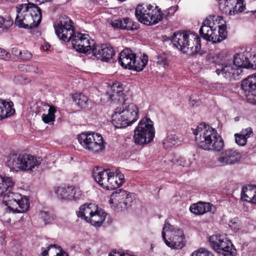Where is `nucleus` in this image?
I'll use <instances>...</instances> for the list:
<instances>
[{
  "instance_id": "nucleus-3",
  "label": "nucleus",
  "mask_w": 256,
  "mask_h": 256,
  "mask_svg": "<svg viewBox=\"0 0 256 256\" xmlns=\"http://www.w3.org/2000/svg\"><path fill=\"white\" fill-rule=\"evenodd\" d=\"M198 147L208 152H220L224 148V141L217 130L204 123L192 130Z\"/></svg>"
},
{
  "instance_id": "nucleus-2",
  "label": "nucleus",
  "mask_w": 256,
  "mask_h": 256,
  "mask_svg": "<svg viewBox=\"0 0 256 256\" xmlns=\"http://www.w3.org/2000/svg\"><path fill=\"white\" fill-rule=\"evenodd\" d=\"M14 184L11 177L0 174V197L3 196L2 203L9 212H25L28 210L30 202L26 196L10 192Z\"/></svg>"
},
{
  "instance_id": "nucleus-33",
  "label": "nucleus",
  "mask_w": 256,
  "mask_h": 256,
  "mask_svg": "<svg viewBox=\"0 0 256 256\" xmlns=\"http://www.w3.org/2000/svg\"><path fill=\"white\" fill-rule=\"evenodd\" d=\"M140 22L146 25L152 26L162 20L163 17H136Z\"/></svg>"
},
{
  "instance_id": "nucleus-25",
  "label": "nucleus",
  "mask_w": 256,
  "mask_h": 256,
  "mask_svg": "<svg viewBox=\"0 0 256 256\" xmlns=\"http://www.w3.org/2000/svg\"><path fill=\"white\" fill-rule=\"evenodd\" d=\"M107 214L102 210L98 208V212L92 214L90 217H87L86 222L90 223L96 227H100L105 220Z\"/></svg>"
},
{
  "instance_id": "nucleus-8",
  "label": "nucleus",
  "mask_w": 256,
  "mask_h": 256,
  "mask_svg": "<svg viewBox=\"0 0 256 256\" xmlns=\"http://www.w3.org/2000/svg\"><path fill=\"white\" fill-rule=\"evenodd\" d=\"M78 140L82 147L90 152L98 153L105 148L102 135L94 132H82L78 136Z\"/></svg>"
},
{
  "instance_id": "nucleus-14",
  "label": "nucleus",
  "mask_w": 256,
  "mask_h": 256,
  "mask_svg": "<svg viewBox=\"0 0 256 256\" xmlns=\"http://www.w3.org/2000/svg\"><path fill=\"white\" fill-rule=\"evenodd\" d=\"M218 28V31L212 28L204 31V32H200V34L204 39L212 43L220 42L226 38V26L225 24H221Z\"/></svg>"
},
{
  "instance_id": "nucleus-10",
  "label": "nucleus",
  "mask_w": 256,
  "mask_h": 256,
  "mask_svg": "<svg viewBox=\"0 0 256 256\" xmlns=\"http://www.w3.org/2000/svg\"><path fill=\"white\" fill-rule=\"evenodd\" d=\"M132 194L126 190H120L111 194L109 202L113 204L114 206L116 207L118 210H122L131 206L132 202Z\"/></svg>"
},
{
  "instance_id": "nucleus-51",
  "label": "nucleus",
  "mask_w": 256,
  "mask_h": 256,
  "mask_svg": "<svg viewBox=\"0 0 256 256\" xmlns=\"http://www.w3.org/2000/svg\"><path fill=\"white\" fill-rule=\"evenodd\" d=\"M40 218L44 221V224L48 223L51 220L50 214L46 211H42L40 214Z\"/></svg>"
},
{
  "instance_id": "nucleus-29",
  "label": "nucleus",
  "mask_w": 256,
  "mask_h": 256,
  "mask_svg": "<svg viewBox=\"0 0 256 256\" xmlns=\"http://www.w3.org/2000/svg\"><path fill=\"white\" fill-rule=\"evenodd\" d=\"M256 186L248 185L244 186L241 193V198L243 200L253 202Z\"/></svg>"
},
{
  "instance_id": "nucleus-13",
  "label": "nucleus",
  "mask_w": 256,
  "mask_h": 256,
  "mask_svg": "<svg viewBox=\"0 0 256 256\" xmlns=\"http://www.w3.org/2000/svg\"><path fill=\"white\" fill-rule=\"evenodd\" d=\"M241 86L245 92L247 101L256 104V74L249 76L244 80Z\"/></svg>"
},
{
  "instance_id": "nucleus-34",
  "label": "nucleus",
  "mask_w": 256,
  "mask_h": 256,
  "mask_svg": "<svg viewBox=\"0 0 256 256\" xmlns=\"http://www.w3.org/2000/svg\"><path fill=\"white\" fill-rule=\"evenodd\" d=\"M74 100L76 105L82 108L87 106L88 103V98L82 94H76L74 96Z\"/></svg>"
},
{
  "instance_id": "nucleus-5",
  "label": "nucleus",
  "mask_w": 256,
  "mask_h": 256,
  "mask_svg": "<svg viewBox=\"0 0 256 256\" xmlns=\"http://www.w3.org/2000/svg\"><path fill=\"white\" fill-rule=\"evenodd\" d=\"M138 118V109L134 103L124 102L122 107H117L112 116V122L116 128L131 125Z\"/></svg>"
},
{
  "instance_id": "nucleus-16",
  "label": "nucleus",
  "mask_w": 256,
  "mask_h": 256,
  "mask_svg": "<svg viewBox=\"0 0 256 256\" xmlns=\"http://www.w3.org/2000/svg\"><path fill=\"white\" fill-rule=\"evenodd\" d=\"M242 72V69L238 68L232 62L222 64L220 68H217L216 70V72L218 76L222 75L224 78L229 80L236 79Z\"/></svg>"
},
{
  "instance_id": "nucleus-37",
  "label": "nucleus",
  "mask_w": 256,
  "mask_h": 256,
  "mask_svg": "<svg viewBox=\"0 0 256 256\" xmlns=\"http://www.w3.org/2000/svg\"><path fill=\"white\" fill-rule=\"evenodd\" d=\"M28 16H42L41 9L38 6V4H34L28 2Z\"/></svg>"
},
{
  "instance_id": "nucleus-26",
  "label": "nucleus",
  "mask_w": 256,
  "mask_h": 256,
  "mask_svg": "<svg viewBox=\"0 0 256 256\" xmlns=\"http://www.w3.org/2000/svg\"><path fill=\"white\" fill-rule=\"evenodd\" d=\"M212 205L208 202H199L190 207V210L196 215H202L212 210Z\"/></svg>"
},
{
  "instance_id": "nucleus-30",
  "label": "nucleus",
  "mask_w": 256,
  "mask_h": 256,
  "mask_svg": "<svg viewBox=\"0 0 256 256\" xmlns=\"http://www.w3.org/2000/svg\"><path fill=\"white\" fill-rule=\"evenodd\" d=\"M234 4H236V0H220L219 8L223 14L232 15V8Z\"/></svg>"
},
{
  "instance_id": "nucleus-56",
  "label": "nucleus",
  "mask_w": 256,
  "mask_h": 256,
  "mask_svg": "<svg viewBox=\"0 0 256 256\" xmlns=\"http://www.w3.org/2000/svg\"><path fill=\"white\" fill-rule=\"evenodd\" d=\"M206 249L200 248L198 251H195L192 253L191 256H206Z\"/></svg>"
},
{
  "instance_id": "nucleus-43",
  "label": "nucleus",
  "mask_w": 256,
  "mask_h": 256,
  "mask_svg": "<svg viewBox=\"0 0 256 256\" xmlns=\"http://www.w3.org/2000/svg\"><path fill=\"white\" fill-rule=\"evenodd\" d=\"M13 24L11 17H0V28L7 29Z\"/></svg>"
},
{
  "instance_id": "nucleus-28",
  "label": "nucleus",
  "mask_w": 256,
  "mask_h": 256,
  "mask_svg": "<svg viewBox=\"0 0 256 256\" xmlns=\"http://www.w3.org/2000/svg\"><path fill=\"white\" fill-rule=\"evenodd\" d=\"M12 105V102L0 99V120L8 117L14 112Z\"/></svg>"
},
{
  "instance_id": "nucleus-15",
  "label": "nucleus",
  "mask_w": 256,
  "mask_h": 256,
  "mask_svg": "<svg viewBox=\"0 0 256 256\" xmlns=\"http://www.w3.org/2000/svg\"><path fill=\"white\" fill-rule=\"evenodd\" d=\"M91 54L98 60L108 62L115 54L114 48L110 45H94L91 48Z\"/></svg>"
},
{
  "instance_id": "nucleus-23",
  "label": "nucleus",
  "mask_w": 256,
  "mask_h": 256,
  "mask_svg": "<svg viewBox=\"0 0 256 256\" xmlns=\"http://www.w3.org/2000/svg\"><path fill=\"white\" fill-rule=\"evenodd\" d=\"M124 182V177L122 174L116 171V174L114 172L110 173L108 184L106 185V190L116 189Z\"/></svg>"
},
{
  "instance_id": "nucleus-24",
  "label": "nucleus",
  "mask_w": 256,
  "mask_h": 256,
  "mask_svg": "<svg viewBox=\"0 0 256 256\" xmlns=\"http://www.w3.org/2000/svg\"><path fill=\"white\" fill-rule=\"evenodd\" d=\"M108 22L114 28L122 30H132L135 28L134 24L130 22L128 18H126L122 20L118 18L114 20H108Z\"/></svg>"
},
{
  "instance_id": "nucleus-12",
  "label": "nucleus",
  "mask_w": 256,
  "mask_h": 256,
  "mask_svg": "<svg viewBox=\"0 0 256 256\" xmlns=\"http://www.w3.org/2000/svg\"><path fill=\"white\" fill-rule=\"evenodd\" d=\"M240 159V153L232 149L222 152L216 158V164L218 166H232L238 163Z\"/></svg>"
},
{
  "instance_id": "nucleus-20",
  "label": "nucleus",
  "mask_w": 256,
  "mask_h": 256,
  "mask_svg": "<svg viewBox=\"0 0 256 256\" xmlns=\"http://www.w3.org/2000/svg\"><path fill=\"white\" fill-rule=\"evenodd\" d=\"M136 56L130 49L125 48L120 54L118 63L124 68L132 70Z\"/></svg>"
},
{
  "instance_id": "nucleus-32",
  "label": "nucleus",
  "mask_w": 256,
  "mask_h": 256,
  "mask_svg": "<svg viewBox=\"0 0 256 256\" xmlns=\"http://www.w3.org/2000/svg\"><path fill=\"white\" fill-rule=\"evenodd\" d=\"M56 111V108L54 106H51L48 112L42 113V118L44 122L50 124H53L55 120V113Z\"/></svg>"
},
{
  "instance_id": "nucleus-63",
  "label": "nucleus",
  "mask_w": 256,
  "mask_h": 256,
  "mask_svg": "<svg viewBox=\"0 0 256 256\" xmlns=\"http://www.w3.org/2000/svg\"><path fill=\"white\" fill-rule=\"evenodd\" d=\"M197 103H198V102L196 101V100H192L190 102V104H191L192 106H194L195 105L196 106H197L198 105V104H197Z\"/></svg>"
},
{
  "instance_id": "nucleus-9",
  "label": "nucleus",
  "mask_w": 256,
  "mask_h": 256,
  "mask_svg": "<svg viewBox=\"0 0 256 256\" xmlns=\"http://www.w3.org/2000/svg\"><path fill=\"white\" fill-rule=\"evenodd\" d=\"M154 136L153 122L150 118L141 120L136 128L133 136L134 142L142 144L151 142Z\"/></svg>"
},
{
  "instance_id": "nucleus-18",
  "label": "nucleus",
  "mask_w": 256,
  "mask_h": 256,
  "mask_svg": "<svg viewBox=\"0 0 256 256\" xmlns=\"http://www.w3.org/2000/svg\"><path fill=\"white\" fill-rule=\"evenodd\" d=\"M164 16V14L158 6H154L149 4L144 6L143 4H138L135 10V16Z\"/></svg>"
},
{
  "instance_id": "nucleus-61",
  "label": "nucleus",
  "mask_w": 256,
  "mask_h": 256,
  "mask_svg": "<svg viewBox=\"0 0 256 256\" xmlns=\"http://www.w3.org/2000/svg\"><path fill=\"white\" fill-rule=\"evenodd\" d=\"M54 248L56 250V245H50L48 248V250H46L48 252V251H50V252H52V251H50L51 249Z\"/></svg>"
},
{
  "instance_id": "nucleus-11",
  "label": "nucleus",
  "mask_w": 256,
  "mask_h": 256,
  "mask_svg": "<svg viewBox=\"0 0 256 256\" xmlns=\"http://www.w3.org/2000/svg\"><path fill=\"white\" fill-rule=\"evenodd\" d=\"M58 198L61 200H72L80 199L82 196V190L72 186H60L55 189Z\"/></svg>"
},
{
  "instance_id": "nucleus-48",
  "label": "nucleus",
  "mask_w": 256,
  "mask_h": 256,
  "mask_svg": "<svg viewBox=\"0 0 256 256\" xmlns=\"http://www.w3.org/2000/svg\"><path fill=\"white\" fill-rule=\"evenodd\" d=\"M248 62L250 63L248 66V68H250L252 69L256 68V54L250 53V56L249 57Z\"/></svg>"
},
{
  "instance_id": "nucleus-58",
  "label": "nucleus",
  "mask_w": 256,
  "mask_h": 256,
  "mask_svg": "<svg viewBox=\"0 0 256 256\" xmlns=\"http://www.w3.org/2000/svg\"><path fill=\"white\" fill-rule=\"evenodd\" d=\"M112 254H110L109 256H136L134 255L131 256L126 253H120V252H113Z\"/></svg>"
},
{
  "instance_id": "nucleus-54",
  "label": "nucleus",
  "mask_w": 256,
  "mask_h": 256,
  "mask_svg": "<svg viewBox=\"0 0 256 256\" xmlns=\"http://www.w3.org/2000/svg\"><path fill=\"white\" fill-rule=\"evenodd\" d=\"M10 54L5 50L0 48V58L8 60L10 58Z\"/></svg>"
},
{
  "instance_id": "nucleus-38",
  "label": "nucleus",
  "mask_w": 256,
  "mask_h": 256,
  "mask_svg": "<svg viewBox=\"0 0 256 256\" xmlns=\"http://www.w3.org/2000/svg\"><path fill=\"white\" fill-rule=\"evenodd\" d=\"M19 68L22 71H25L28 72H33L41 74L43 73L42 70H40L38 67L31 65L22 64L19 66Z\"/></svg>"
},
{
  "instance_id": "nucleus-62",
  "label": "nucleus",
  "mask_w": 256,
  "mask_h": 256,
  "mask_svg": "<svg viewBox=\"0 0 256 256\" xmlns=\"http://www.w3.org/2000/svg\"><path fill=\"white\" fill-rule=\"evenodd\" d=\"M50 48V45L48 44H46L43 46V50H48Z\"/></svg>"
},
{
  "instance_id": "nucleus-57",
  "label": "nucleus",
  "mask_w": 256,
  "mask_h": 256,
  "mask_svg": "<svg viewBox=\"0 0 256 256\" xmlns=\"http://www.w3.org/2000/svg\"><path fill=\"white\" fill-rule=\"evenodd\" d=\"M26 79H24L22 76H18L14 78V81L16 84H24L26 83Z\"/></svg>"
},
{
  "instance_id": "nucleus-39",
  "label": "nucleus",
  "mask_w": 256,
  "mask_h": 256,
  "mask_svg": "<svg viewBox=\"0 0 256 256\" xmlns=\"http://www.w3.org/2000/svg\"><path fill=\"white\" fill-rule=\"evenodd\" d=\"M214 24V23L212 17H206L202 22V26L200 30V32H204V31L213 28Z\"/></svg>"
},
{
  "instance_id": "nucleus-19",
  "label": "nucleus",
  "mask_w": 256,
  "mask_h": 256,
  "mask_svg": "<svg viewBox=\"0 0 256 256\" xmlns=\"http://www.w3.org/2000/svg\"><path fill=\"white\" fill-rule=\"evenodd\" d=\"M110 173L108 169L96 167L94 170L93 177L101 187L106 188Z\"/></svg>"
},
{
  "instance_id": "nucleus-21",
  "label": "nucleus",
  "mask_w": 256,
  "mask_h": 256,
  "mask_svg": "<svg viewBox=\"0 0 256 256\" xmlns=\"http://www.w3.org/2000/svg\"><path fill=\"white\" fill-rule=\"evenodd\" d=\"M16 17L14 24L19 28H24L37 26L41 22L42 17Z\"/></svg>"
},
{
  "instance_id": "nucleus-50",
  "label": "nucleus",
  "mask_w": 256,
  "mask_h": 256,
  "mask_svg": "<svg viewBox=\"0 0 256 256\" xmlns=\"http://www.w3.org/2000/svg\"><path fill=\"white\" fill-rule=\"evenodd\" d=\"M32 54L28 50L22 51L19 59L24 61L30 60L32 58Z\"/></svg>"
},
{
  "instance_id": "nucleus-36",
  "label": "nucleus",
  "mask_w": 256,
  "mask_h": 256,
  "mask_svg": "<svg viewBox=\"0 0 256 256\" xmlns=\"http://www.w3.org/2000/svg\"><path fill=\"white\" fill-rule=\"evenodd\" d=\"M224 235H213L210 237L209 242L211 247L214 250H218V245L220 244L222 240V238H224Z\"/></svg>"
},
{
  "instance_id": "nucleus-4",
  "label": "nucleus",
  "mask_w": 256,
  "mask_h": 256,
  "mask_svg": "<svg viewBox=\"0 0 256 256\" xmlns=\"http://www.w3.org/2000/svg\"><path fill=\"white\" fill-rule=\"evenodd\" d=\"M200 40L198 34L188 32H176L172 38L174 44L182 53L190 56L200 52Z\"/></svg>"
},
{
  "instance_id": "nucleus-52",
  "label": "nucleus",
  "mask_w": 256,
  "mask_h": 256,
  "mask_svg": "<svg viewBox=\"0 0 256 256\" xmlns=\"http://www.w3.org/2000/svg\"><path fill=\"white\" fill-rule=\"evenodd\" d=\"M240 133L246 140H248V138L251 137L253 135V131L251 128H246L243 129L240 132Z\"/></svg>"
},
{
  "instance_id": "nucleus-27",
  "label": "nucleus",
  "mask_w": 256,
  "mask_h": 256,
  "mask_svg": "<svg viewBox=\"0 0 256 256\" xmlns=\"http://www.w3.org/2000/svg\"><path fill=\"white\" fill-rule=\"evenodd\" d=\"M250 53L247 51H244L242 53L238 54L234 57L233 63L237 66L238 68H248V62Z\"/></svg>"
},
{
  "instance_id": "nucleus-60",
  "label": "nucleus",
  "mask_w": 256,
  "mask_h": 256,
  "mask_svg": "<svg viewBox=\"0 0 256 256\" xmlns=\"http://www.w3.org/2000/svg\"><path fill=\"white\" fill-rule=\"evenodd\" d=\"M22 50H19L18 48H13L12 50V54L18 57V58H20Z\"/></svg>"
},
{
  "instance_id": "nucleus-59",
  "label": "nucleus",
  "mask_w": 256,
  "mask_h": 256,
  "mask_svg": "<svg viewBox=\"0 0 256 256\" xmlns=\"http://www.w3.org/2000/svg\"><path fill=\"white\" fill-rule=\"evenodd\" d=\"M177 164H178L182 166H185L187 165L186 160L182 157H180L178 158Z\"/></svg>"
},
{
  "instance_id": "nucleus-1",
  "label": "nucleus",
  "mask_w": 256,
  "mask_h": 256,
  "mask_svg": "<svg viewBox=\"0 0 256 256\" xmlns=\"http://www.w3.org/2000/svg\"><path fill=\"white\" fill-rule=\"evenodd\" d=\"M55 32L60 39L64 42L70 40L76 51L84 54H91V48L94 42L88 34L74 32V23L69 17H62L58 24H54Z\"/></svg>"
},
{
  "instance_id": "nucleus-53",
  "label": "nucleus",
  "mask_w": 256,
  "mask_h": 256,
  "mask_svg": "<svg viewBox=\"0 0 256 256\" xmlns=\"http://www.w3.org/2000/svg\"><path fill=\"white\" fill-rule=\"evenodd\" d=\"M225 54L224 52H219L216 54L212 58V61L216 64H220L224 58Z\"/></svg>"
},
{
  "instance_id": "nucleus-45",
  "label": "nucleus",
  "mask_w": 256,
  "mask_h": 256,
  "mask_svg": "<svg viewBox=\"0 0 256 256\" xmlns=\"http://www.w3.org/2000/svg\"><path fill=\"white\" fill-rule=\"evenodd\" d=\"M232 244V242L231 241L228 240L226 236H224V238H222V240L220 243V244L218 245L219 249H218V250H216V252L218 253H220L222 250L226 248V246L228 247L227 248H228V246H231Z\"/></svg>"
},
{
  "instance_id": "nucleus-17",
  "label": "nucleus",
  "mask_w": 256,
  "mask_h": 256,
  "mask_svg": "<svg viewBox=\"0 0 256 256\" xmlns=\"http://www.w3.org/2000/svg\"><path fill=\"white\" fill-rule=\"evenodd\" d=\"M123 85L120 82L114 83L107 92L108 99L114 103L122 104L126 102Z\"/></svg>"
},
{
  "instance_id": "nucleus-31",
  "label": "nucleus",
  "mask_w": 256,
  "mask_h": 256,
  "mask_svg": "<svg viewBox=\"0 0 256 256\" xmlns=\"http://www.w3.org/2000/svg\"><path fill=\"white\" fill-rule=\"evenodd\" d=\"M148 62V57L147 56L144 55L140 57L136 56L132 66V70L137 72L142 71L147 64Z\"/></svg>"
},
{
  "instance_id": "nucleus-47",
  "label": "nucleus",
  "mask_w": 256,
  "mask_h": 256,
  "mask_svg": "<svg viewBox=\"0 0 256 256\" xmlns=\"http://www.w3.org/2000/svg\"><path fill=\"white\" fill-rule=\"evenodd\" d=\"M51 106H49L46 104H41L40 106H38L36 110V114L42 115V113H46L48 111V109Z\"/></svg>"
},
{
  "instance_id": "nucleus-35",
  "label": "nucleus",
  "mask_w": 256,
  "mask_h": 256,
  "mask_svg": "<svg viewBox=\"0 0 256 256\" xmlns=\"http://www.w3.org/2000/svg\"><path fill=\"white\" fill-rule=\"evenodd\" d=\"M157 64L162 66L164 69L168 68L169 66L170 60L169 56L167 54L162 53L156 56Z\"/></svg>"
},
{
  "instance_id": "nucleus-55",
  "label": "nucleus",
  "mask_w": 256,
  "mask_h": 256,
  "mask_svg": "<svg viewBox=\"0 0 256 256\" xmlns=\"http://www.w3.org/2000/svg\"><path fill=\"white\" fill-rule=\"evenodd\" d=\"M178 6H171L167 10V13L165 16H172L177 10Z\"/></svg>"
},
{
  "instance_id": "nucleus-44",
  "label": "nucleus",
  "mask_w": 256,
  "mask_h": 256,
  "mask_svg": "<svg viewBox=\"0 0 256 256\" xmlns=\"http://www.w3.org/2000/svg\"><path fill=\"white\" fill-rule=\"evenodd\" d=\"M226 248H228L226 246ZM221 254L224 256H236V250L234 246L232 244V246H228V248H224L220 252Z\"/></svg>"
},
{
  "instance_id": "nucleus-64",
  "label": "nucleus",
  "mask_w": 256,
  "mask_h": 256,
  "mask_svg": "<svg viewBox=\"0 0 256 256\" xmlns=\"http://www.w3.org/2000/svg\"><path fill=\"white\" fill-rule=\"evenodd\" d=\"M206 256H214V254L210 252H208L206 250L205 252Z\"/></svg>"
},
{
  "instance_id": "nucleus-40",
  "label": "nucleus",
  "mask_w": 256,
  "mask_h": 256,
  "mask_svg": "<svg viewBox=\"0 0 256 256\" xmlns=\"http://www.w3.org/2000/svg\"><path fill=\"white\" fill-rule=\"evenodd\" d=\"M28 2L18 4L16 6V16H19V14L22 16H28L27 13H28Z\"/></svg>"
},
{
  "instance_id": "nucleus-41",
  "label": "nucleus",
  "mask_w": 256,
  "mask_h": 256,
  "mask_svg": "<svg viewBox=\"0 0 256 256\" xmlns=\"http://www.w3.org/2000/svg\"><path fill=\"white\" fill-rule=\"evenodd\" d=\"M177 136L174 134L168 135L163 140L164 147L166 148L174 145L176 143Z\"/></svg>"
},
{
  "instance_id": "nucleus-49",
  "label": "nucleus",
  "mask_w": 256,
  "mask_h": 256,
  "mask_svg": "<svg viewBox=\"0 0 256 256\" xmlns=\"http://www.w3.org/2000/svg\"><path fill=\"white\" fill-rule=\"evenodd\" d=\"M228 225L231 229L234 232H238L240 228V224L238 220H230Z\"/></svg>"
},
{
  "instance_id": "nucleus-7",
  "label": "nucleus",
  "mask_w": 256,
  "mask_h": 256,
  "mask_svg": "<svg viewBox=\"0 0 256 256\" xmlns=\"http://www.w3.org/2000/svg\"><path fill=\"white\" fill-rule=\"evenodd\" d=\"M162 239L167 246L172 249H181L184 246L186 240L182 230L165 221L162 232Z\"/></svg>"
},
{
  "instance_id": "nucleus-22",
  "label": "nucleus",
  "mask_w": 256,
  "mask_h": 256,
  "mask_svg": "<svg viewBox=\"0 0 256 256\" xmlns=\"http://www.w3.org/2000/svg\"><path fill=\"white\" fill-rule=\"evenodd\" d=\"M98 208V206L94 204H84L80 207L79 210L76 212V214L78 217L84 220L86 222L88 220L87 217H90L92 214L97 212Z\"/></svg>"
},
{
  "instance_id": "nucleus-6",
  "label": "nucleus",
  "mask_w": 256,
  "mask_h": 256,
  "mask_svg": "<svg viewBox=\"0 0 256 256\" xmlns=\"http://www.w3.org/2000/svg\"><path fill=\"white\" fill-rule=\"evenodd\" d=\"M44 162L40 157L28 154H10L7 158L6 164L16 171L32 170L38 168Z\"/></svg>"
},
{
  "instance_id": "nucleus-42",
  "label": "nucleus",
  "mask_w": 256,
  "mask_h": 256,
  "mask_svg": "<svg viewBox=\"0 0 256 256\" xmlns=\"http://www.w3.org/2000/svg\"><path fill=\"white\" fill-rule=\"evenodd\" d=\"M236 4H234L233 5V8H232V15L238 14L242 12L245 6L244 5V2L242 0H236Z\"/></svg>"
},
{
  "instance_id": "nucleus-46",
  "label": "nucleus",
  "mask_w": 256,
  "mask_h": 256,
  "mask_svg": "<svg viewBox=\"0 0 256 256\" xmlns=\"http://www.w3.org/2000/svg\"><path fill=\"white\" fill-rule=\"evenodd\" d=\"M236 142L240 146H244L247 142V140L240 132L234 134Z\"/></svg>"
}]
</instances>
